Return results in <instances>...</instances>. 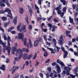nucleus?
Segmentation results:
<instances>
[{"mask_svg":"<svg viewBox=\"0 0 78 78\" xmlns=\"http://www.w3.org/2000/svg\"><path fill=\"white\" fill-rule=\"evenodd\" d=\"M16 55L17 56L18 55L19 53V58L15 57V61H20V58H22V56H23V52H22V49H17L16 50Z\"/></svg>","mask_w":78,"mask_h":78,"instance_id":"obj_1","label":"nucleus"},{"mask_svg":"<svg viewBox=\"0 0 78 78\" xmlns=\"http://www.w3.org/2000/svg\"><path fill=\"white\" fill-rule=\"evenodd\" d=\"M70 68H69V67H65L64 68L65 71H63L62 74V77H63L64 76L65 74H66V73L67 75H69L70 74V73H69V72L70 70Z\"/></svg>","mask_w":78,"mask_h":78,"instance_id":"obj_2","label":"nucleus"},{"mask_svg":"<svg viewBox=\"0 0 78 78\" xmlns=\"http://www.w3.org/2000/svg\"><path fill=\"white\" fill-rule=\"evenodd\" d=\"M8 46H5V48H4L2 50V51L5 53V50H7L8 52V55H10V51H11V48L10 46H11V44L9 43V42H8Z\"/></svg>","mask_w":78,"mask_h":78,"instance_id":"obj_3","label":"nucleus"},{"mask_svg":"<svg viewBox=\"0 0 78 78\" xmlns=\"http://www.w3.org/2000/svg\"><path fill=\"white\" fill-rule=\"evenodd\" d=\"M55 9L57 11V13L58 14H60V16L61 17H62L64 16V12H62V11L60 9H61V8L59 7H57Z\"/></svg>","mask_w":78,"mask_h":78,"instance_id":"obj_4","label":"nucleus"},{"mask_svg":"<svg viewBox=\"0 0 78 78\" xmlns=\"http://www.w3.org/2000/svg\"><path fill=\"white\" fill-rule=\"evenodd\" d=\"M23 37H24V34L23 33H19L18 34V36H16L15 37V39H18L22 40L23 41Z\"/></svg>","mask_w":78,"mask_h":78,"instance_id":"obj_5","label":"nucleus"},{"mask_svg":"<svg viewBox=\"0 0 78 78\" xmlns=\"http://www.w3.org/2000/svg\"><path fill=\"white\" fill-rule=\"evenodd\" d=\"M5 12H8V16H11V10L10 9H6L4 11L3 10H1L0 11V14H3Z\"/></svg>","mask_w":78,"mask_h":78,"instance_id":"obj_6","label":"nucleus"},{"mask_svg":"<svg viewBox=\"0 0 78 78\" xmlns=\"http://www.w3.org/2000/svg\"><path fill=\"white\" fill-rule=\"evenodd\" d=\"M2 2L3 3H6V4L8 6H9L10 5L8 2V0H0V5L1 6H5V5L2 3Z\"/></svg>","mask_w":78,"mask_h":78,"instance_id":"obj_7","label":"nucleus"},{"mask_svg":"<svg viewBox=\"0 0 78 78\" xmlns=\"http://www.w3.org/2000/svg\"><path fill=\"white\" fill-rule=\"evenodd\" d=\"M24 33L25 32H27V30H26V25H24L23 26L21 29H20V31L21 33L22 31Z\"/></svg>","mask_w":78,"mask_h":78,"instance_id":"obj_8","label":"nucleus"},{"mask_svg":"<svg viewBox=\"0 0 78 78\" xmlns=\"http://www.w3.org/2000/svg\"><path fill=\"white\" fill-rule=\"evenodd\" d=\"M59 43L61 45H63V42L62 41H64L63 40V35L61 34V36L59 37Z\"/></svg>","mask_w":78,"mask_h":78,"instance_id":"obj_9","label":"nucleus"},{"mask_svg":"<svg viewBox=\"0 0 78 78\" xmlns=\"http://www.w3.org/2000/svg\"><path fill=\"white\" fill-rule=\"evenodd\" d=\"M57 63H58V64H60L62 66H63V67H64V66H65L64 63L62 62L59 61V59L57 60Z\"/></svg>","mask_w":78,"mask_h":78,"instance_id":"obj_10","label":"nucleus"},{"mask_svg":"<svg viewBox=\"0 0 78 78\" xmlns=\"http://www.w3.org/2000/svg\"><path fill=\"white\" fill-rule=\"evenodd\" d=\"M23 43L24 45L25 46L27 45L28 48L29 47V46H28V43H27V38H25L24 41Z\"/></svg>","mask_w":78,"mask_h":78,"instance_id":"obj_11","label":"nucleus"},{"mask_svg":"<svg viewBox=\"0 0 78 78\" xmlns=\"http://www.w3.org/2000/svg\"><path fill=\"white\" fill-rule=\"evenodd\" d=\"M0 38L1 37L0 36V44H1V45H2L4 48H5V47H6V44L4 43V42H3V41H2V40H1Z\"/></svg>","mask_w":78,"mask_h":78,"instance_id":"obj_12","label":"nucleus"},{"mask_svg":"<svg viewBox=\"0 0 78 78\" xmlns=\"http://www.w3.org/2000/svg\"><path fill=\"white\" fill-rule=\"evenodd\" d=\"M47 49H48V50H49L51 51V53L53 54H55V52L54 51V50H53L52 48L47 47Z\"/></svg>","mask_w":78,"mask_h":78,"instance_id":"obj_13","label":"nucleus"},{"mask_svg":"<svg viewBox=\"0 0 78 78\" xmlns=\"http://www.w3.org/2000/svg\"><path fill=\"white\" fill-rule=\"evenodd\" d=\"M38 45H39V41L37 40L34 41V47H36V46H37Z\"/></svg>","mask_w":78,"mask_h":78,"instance_id":"obj_14","label":"nucleus"},{"mask_svg":"<svg viewBox=\"0 0 78 78\" xmlns=\"http://www.w3.org/2000/svg\"><path fill=\"white\" fill-rule=\"evenodd\" d=\"M69 22L70 23H73V25H75V23L73 22V18H71V17L69 16Z\"/></svg>","mask_w":78,"mask_h":78,"instance_id":"obj_15","label":"nucleus"},{"mask_svg":"<svg viewBox=\"0 0 78 78\" xmlns=\"http://www.w3.org/2000/svg\"><path fill=\"white\" fill-rule=\"evenodd\" d=\"M17 17L16 16L13 19V22L15 25H16L17 23Z\"/></svg>","mask_w":78,"mask_h":78,"instance_id":"obj_16","label":"nucleus"},{"mask_svg":"<svg viewBox=\"0 0 78 78\" xmlns=\"http://www.w3.org/2000/svg\"><path fill=\"white\" fill-rule=\"evenodd\" d=\"M19 10L20 14H22L24 12V10H23V9L22 7L20 8Z\"/></svg>","mask_w":78,"mask_h":78,"instance_id":"obj_17","label":"nucleus"},{"mask_svg":"<svg viewBox=\"0 0 78 78\" xmlns=\"http://www.w3.org/2000/svg\"><path fill=\"white\" fill-rule=\"evenodd\" d=\"M55 47L54 48L55 51H58V52L59 51V50L60 49V48H59L58 47V46H55Z\"/></svg>","mask_w":78,"mask_h":78,"instance_id":"obj_18","label":"nucleus"},{"mask_svg":"<svg viewBox=\"0 0 78 78\" xmlns=\"http://www.w3.org/2000/svg\"><path fill=\"white\" fill-rule=\"evenodd\" d=\"M28 55H27V53H25L23 54V59H27V56Z\"/></svg>","mask_w":78,"mask_h":78,"instance_id":"obj_19","label":"nucleus"},{"mask_svg":"<svg viewBox=\"0 0 78 78\" xmlns=\"http://www.w3.org/2000/svg\"><path fill=\"white\" fill-rule=\"evenodd\" d=\"M12 68L13 69L16 71L17 69H19V67L13 66Z\"/></svg>","mask_w":78,"mask_h":78,"instance_id":"obj_20","label":"nucleus"},{"mask_svg":"<svg viewBox=\"0 0 78 78\" xmlns=\"http://www.w3.org/2000/svg\"><path fill=\"white\" fill-rule=\"evenodd\" d=\"M29 45L30 46V48H31V47H33V44L31 42V40L29 39Z\"/></svg>","mask_w":78,"mask_h":78,"instance_id":"obj_21","label":"nucleus"},{"mask_svg":"<svg viewBox=\"0 0 78 78\" xmlns=\"http://www.w3.org/2000/svg\"><path fill=\"white\" fill-rule=\"evenodd\" d=\"M65 53V54L63 56L64 58H66L67 56V55H68V52L67 51H65V52H64Z\"/></svg>","mask_w":78,"mask_h":78,"instance_id":"obj_22","label":"nucleus"},{"mask_svg":"<svg viewBox=\"0 0 78 78\" xmlns=\"http://www.w3.org/2000/svg\"><path fill=\"white\" fill-rule=\"evenodd\" d=\"M5 66L2 65V67H0V69H1V70H5L6 69H5Z\"/></svg>","mask_w":78,"mask_h":78,"instance_id":"obj_23","label":"nucleus"},{"mask_svg":"<svg viewBox=\"0 0 78 78\" xmlns=\"http://www.w3.org/2000/svg\"><path fill=\"white\" fill-rule=\"evenodd\" d=\"M14 28V27H9V29L8 30V31L9 32H10V31H11V30H12Z\"/></svg>","mask_w":78,"mask_h":78,"instance_id":"obj_24","label":"nucleus"},{"mask_svg":"<svg viewBox=\"0 0 78 78\" xmlns=\"http://www.w3.org/2000/svg\"><path fill=\"white\" fill-rule=\"evenodd\" d=\"M52 41L54 43V46H56V39H55L54 38L52 39Z\"/></svg>","mask_w":78,"mask_h":78,"instance_id":"obj_25","label":"nucleus"},{"mask_svg":"<svg viewBox=\"0 0 78 78\" xmlns=\"http://www.w3.org/2000/svg\"><path fill=\"white\" fill-rule=\"evenodd\" d=\"M60 2H62V3H63V4L64 5H66V0H60Z\"/></svg>","mask_w":78,"mask_h":78,"instance_id":"obj_26","label":"nucleus"},{"mask_svg":"<svg viewBox=\"0 0 78 78\" xmlns=\"http://www.w3.org/2000/svg\"><path fill=\"white\" fill-rule=\"evenodd\" d=\"M78 67H76L74 69V72L75 73H76L77 72H78Z\"/></svg>","mask_w":78,"mask_h":78,"instance_id":"obj_27","label":"nucleus"},{"mask_svg":"<svg viewBox=\"0 0 78 78\" xmlns=\"http://www.w3.org/2000/svg\"><path fill=\"white\" fill-rule=\"evenodd\" d=\"M23 51H26V52H28V51H29L28 49L26 48H23Z\"/></svg>","mask_w":78,"mask_h":78,"instance_id":"obj_28","label":"nucleus"},{"mask_svg":"<svg viewBox=\"0 0 78 78\" xmlns=\"http://www.w3.org/2000/svg\"><path fill=\"white\" fill-rule=\"evenodd\" d=\"M33 54H30L29 55H28V57H27V59H30L31 58V57H33Z\"/></svg>","mask_w":78,"mask_h":78,"instance_id":"obj_29","label":"nucleus"},{"mask_svg":"<svg viewBox=\"0 0 78 78\" xmlns=\"http://www.w3.org/2000/svg\"><path fill=\"white\" fill-rule=\"evenodd\" d=\"M2 19L3 21H5L7 19V17H6L3 16L2 18Z\"/></svg>","mask_w":78,"mask_h":78,"instance_id":"obj_30","label":"nucleus"},{"mask_svg":"<svg viewBox=\"0 0 78 78\" xmlns=\"http://www.w3.org/2000/svg\"><path fill=\"white\" fill-rule=\"evenodd\" d=\"M66 36H69V34H70V33H71V32H70V31H67L66 30Z\"/></svg>","mask_w":78,"mask_h":78,"instance_id":"obj_31","label":"nucleus"},{"mask_svg":"<svg viewBox=\"0 0 78 78\" xmlns=\"http://www.w3.org/2000/svg\"><path fill=\"white\" fill-rule=\"evenodd\" d=\"M21 27V25H19L17 26V31H20V28Z\"/></svg>","mask_w":78,"mask_h":78,"instance_id":"obj_32","label":"nucleus"},{"mask_svg":"<svg viewBox=\"0 0 78 78\" xmlns=\"http://www.w3.org/2000/svg\"><path fill=\"white\" fill-rule=\"evenodd\" d=\"M19 77V75L17 74H15L13 76V78H18Z\"/></svg>","mask_w":78,"mask_h":78,"instance_id":"obj_33","label":"nucleus"},{"mask_svg":"<svg viewBox=\"0 0 78 78\" xmlns=\"http://www.w3.org/2000/svg\"><path fill=\"white\" fill-rule=\"evenodd\" d=\"M27 7H28V8L29 9V11L30 12H32V10H31V7L29 5H28Z\"/></svg>","mask_w":78,"mask_h":78,"instance_id":"obj_34","label":"nucleus"},{"mask_svg":"<svg viewBox=\"0 0 78 78\" xmlns=\"http://www.w3.org/2000/svg\"><path fill=\"white\" fill-rule=\"evenodd\" d=\"M39 64V62H38V61H37L36 62V64L35 65V66L37 67V66H38Z\"/></svg>","mask_w":78,"mask_h":78,"instance_id":"obj_35","label":"nucleus"},{"mask_svg":"<svg viewBox=\"0 0 78 78\" xmlns=\"http://www.w3.org/2000/svg\"><path fill=\"white\" fill-rule=\"evenodd\" d=\"M43 37L44 39H45V41H47V36H46V35H44Z\"/></svg>","mask_w":78,"mask_h":78,"instance_id":"obj_36","label":"nucleus"},{"mask_svg":"<svg viewBox=\"0 0 78 78\" xmlns=\"http://www.w3.org/2000/svg\"><path fill=\"white\" fill-rule=\"evenodd\" d=\"M75 76L72 75H71L68 77V78H75Z\"/></svg>","mask_w":78,"mask_h":78,"instance_id":"obj_37","label":"nucleus"},{"mask_svg":"<svg viewBox=\"0 0 78 78\" xmlns=\"http://www.w3.org/2000/svg\"><path fill=\"white\" fill-rule=\"evenodd\" d=\"M61 49L64 52V53L66 52V51H65V49H64V48L62 47V46L61 47Z\"/></svg>","mask_w":78,"mask_h":78,"instance_id":"obj_38","label":"nucleus"},{"mask_svg":"<svg viewBox=\"0 0 78 78\" xmlns=\"http://www.w3.org/2000/svg\"><path fill=\"white\" fill-rule=\"evenodd\" d=\"M48 53L47 52H45L44 54V57H47L48 56Z\"/></svg>","mask_w":78,"mask_h":78,"instance_id":"obj_39","label":"nucleus"},{"mask_svg":"<svg viewBox=\"0 0 78 78\" xmlns=\"http://www.w3.org/2000/svg\"><path fill=\"white\" fill-rule=\"evenodd\" d=\"M8 42H10L11 41V38H10V37L9 36L7 38Z\"/></svg>","mask_w":78,"mask_h":78,"instance_id":"obj_40","label":"nucleus"},{"mask_svg":"<svg viewBox=\"0 0 78 78\" xmlns=\"http://www.w3.org/2000/svg\"><path fill=\"white\" fill-rule=\"evenodd\" d=\"M66 9L67 8H66V7H63L62 10L63 12H66Z\"/></svg>","mask_w":78,"mask_h":78,"instance_id":"obj_41","label":"nucleus"},{"mask_svg":"<svg viewBox=\"0 0 78 78\" xmlns=\"http://www.w3.org/2000/svg\"><path fill=\"white\" fill-rule=\"evenodd\" d=\"M74 55H75V56H78V52H74Z\"/></svg>","mask_w":78,"mask_h":78,"instance_id":"obj_42","label":"nucleus"},{"mask_svg":"<svg viewBox=\"0 0 78 78\" xmlns=\"http://www.w3.org/2000/svg\"><path fill=\"white\" fill-rule=\"evenodd\" d=\"M11 12H10V14H11V16H8V17H10V19H12L13 18V17H12V13H11Z\"/></svg>","mask_w":78,"mask_h":78,"instance_id":"obj_43","label":"nucleus"},{"mask_svg":"<svg viewBox=\"0 0 78 78\" xmlns=\"http://www.w3.org/2000/svg\"><path fill=\"white\" fill-rule=\"evenodd\" d=\"M42 0H38V3L40 5H41V3H42Z\"/></svg>","mask_w":78,"mask_h":78,"instance_id":"obj_44","label":"nucleus"},{"mask_svg":"<svg viewBox=\"0 0 78 78\" xmlns=\"http://www.w3.org/2000/svg\"><path fill=\"white\" fill-rule=\"evenodd\" d=\"M42 38L41 37H39L38 38H37V41H42Z\"/></svg>","mask_w":78,"mask_h":78,"instance_id":"obj_45","label":"nucleus"},{"mask_svg":"<svg viewBox=\"0 0 78 78\" xmlns=\"http://www.w3.org/2000/svg\"><path fill=\"white\" fill-rule=\"evenodd\" d=\"M57 72H58V73H60L61 72V69H60V68L57 69Z\"/></svg>","mask_w":78,"mask_h":78,"instance_id":"obj_46","label":"nucleus"},{"mask_svg":"<svg viewBox=\"0 0 78 78\" xmlns=\"http://www.w3.org/2000/svg\"><path fill=\"white\" fill-rule=\"evenodd\" d=\"M48 25L49 27H52V25L51 24V23H49L48 24Z\"/></svg>","mask_w":78,"mask_h":78,"instance_id":"obj_47","label":"nucleus"},{"mask_svg":"<svg viewBox=\"0 0 78 78\" xmlns=\"http://www.w3.org/2000/svg\"><path fill=\"white\" fill-rule=\"evenodd\" d=\"M9 62V58H7L6 59V63H8Z\"/></svg>","mask_w":78,"mask_h":78,"instance_id":"obj_48","label":"nucleus"},{"mask_svg":"<svg viewBox=\"0 0 78 78\" xmlns=\"http://www.w3.org/2000/svg\"><path fill=\"white\" fill-rule=\"evenodd\" d=\"M56 63L55 62H54L51 63V64L52 66H55L56 65Z\"/></svg>","mask_w":78,"mask_h":78,"instance_id":"obj_49","label":"nucleus"},{"mask_svg":"<svg viewBox=\"0 0 78 78\" xmlns=\"http://www.w3.org/2000/svg\"><path fill=\"white\" fill-rule=\"evenodd\" d=\"M52 31V32H53L54 31H55V27L53 26V27H52V29L51 30Z\"/></svg>","mask_w":78,"mask_h":78,"instance_id":"obj_50","label":"nucleus"},{"mask_svg":"<svg viewBox=\"0 0 78 78\" xmlns=\"http://www.w3.org/2000/svg\"><path fill=\"white\" fill-rule=\"evenodd\" d=\"M73 9H76V5H75L74 4L73 5Z\"/></svg>","mask_w":78,"mask_h":78,"instance_id":"obj_51","label":"nucleus"},{"mask_svg":"<svg viewBox=\"0 0 78 78\" xmlns=\"http://www.w3.org/2000/svg\"><path fill=\"white\" fill-rule=\"evenodd\" d=\"M12 50L16 51V47H12Z\"/></svg>","mask_w":78,"mask_h":78,"instance_id":"obj_52","label":"nucleus"},{"mask_svg":"<svg viewBox=\"0 0 78 78\" xmlns=\"http://www.w3.org/2000/svg\"><path fill=\"white\" fill-rule=\"evenodd\" d=\"M37 56V53H36L34 55V56L33 59H35V58H36Z\"/></svg>","mask_w":78,"mask_h":78,"instance_id":"obj_53","label":"nucleus"},{"mask_svg":"<svg viewBox=\"0 0 78 78\" xmlns=\"http://www.w3.org/2000/svg\"><path fill=\"white\" fill-rule=\"evenodd\" d=\"M47 70H48V71L50 72V71H51V68L49 67H48V68H47Z\"/></svg>","mask_w":78,"mask_h":78,"instance_id":"obj_54","label":"nucleus"},{"mask_svg":"<svg viewBox=\"0 0 78 78\" xmlns=\"http://www.w3.org/2000/svg\"><path fill=\"white\" fill-rule=\"evenodd\" d=\"M55 68H56L57 69H60V67H59V66L58 65H56Z\"/></svg>","mask_w":78,"mask_h":78,"instance_id":"obj_55","label":"nucleus"},{"mask_svg":"<svg viewBox=\"0 0 78 78\" xmlns=\"http://www.w3.org/2000/svg\"><path fill=\"white\" fill-rule=\"evenodd\" d=\"M3 37L5 41H6V40H7V37H6V36L5 35H4L3 36Z\"/></svg>","mask_w":78,"mask_h":78,"instance_id":"obj_56","label":"nucleus"},{"mask_svg":"<svg viewBox=\"0 0 78 78\" xmlns=\"http://www.w3.org/2000/svg\"><path fill=\"white\" fill-rule=\"evenodd\" d=\"M39 75L41 77V78H43V77H44V76H43V74H42V73H40Z\"/></svg>","mask_w":78,"mask_h":78,"instance_id":"obj_57","label":"nucleus"},{"mask_svg":"<svg viewBox=\"0 0 78 78\" xmlns=\"http://www.w3.org/2000/svg\"><path fill=\"white\" fill-rule=\"evenodd\" d=\"M69 50L71 51H72V52H74V51L73 50V49H72V48H70Z\"/></svg>","mask_w":78,"mask_h":78,"instance_id":"obj_58","label":"nucleus"},{"mask_svg":"<svg viewBox=\"0 0 78 78\" xmlns=\"http://www.w3.org/2000/svg\"><path fill=\"white\" fill-rule=\"evenodd\" d=\"M52 17L53 16H50L49 18L48 19V21H50V19H51V18H52Z\"/></svg>","mask_w":78,"mask_h":78,"instance_id":"obj_59","label":"nucleus"},{"mask_svg":"<svg viewBox=\"0 0 78 78\" xmlns=\"http://www.w3.org/2000/svg\"><path fill=\"white\" fill-rule=\"evenodd\" d=\"M42 31H43L44 32H47V29H42Z\"/></svg>","mask_w":78,"mask_h":78,"instance_id":"obj_60","label":"nucleus"},{"mask_svg":"<svg viewBox=\"0 0 78 78\" xmlns=\"http://www.w3.org/2000/svg\"><path fill=\"white\" fill-rule=\"evenodd\" d=\"M54 21L55 22H58V20L57 19H56L55 18H54Z\"/></svg>","mask_w":78,"mask_h":78,"instance_id":"obj_61","label":"nucleus"},{"mask_svg":"<svg viewBox=\"0 0 78 78\" xmlns=\"http://www.w3.org/2000/svg\"><path fill=\"white\" fill-rule=\"evenodd\" d=\"M50 2H48V5H47V7L48 8H49V7H50Z\"/></svg>","mask_w":78,"mask_h":78,"instance_id":"obj_62","label":"nucleus"},{"mask_svg":"<svg viewBox=\"0 0 78 78\" xmlns=\"http://www.w3.org/2000/svg\"><path fill=\"white\" fill-rule=\"evenodd\" d=\"M29 28L30 30H31V28H32V26H31V25H29Z\"/></svg>","mask_w":78,"mask_h":78,"instance_id":"obj_63","label":"nucleus"},{"mask_svg":"<svg viewBox=\"0 0 78 78\" xmlns=\"http://www.w3.org/2000/svg\"><path fill=\"white\" fill-rule=\"evenodd\" d=\"M11 33H12L13 34H14L16 33V31H11Z\"/></svg>","mask_w":78,"mask_h":78,"instance_id":"obj_64","label":"nucleus"}]
</instances>
